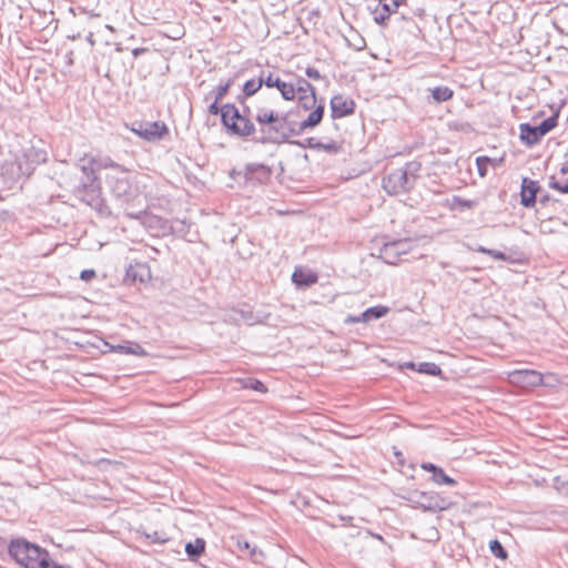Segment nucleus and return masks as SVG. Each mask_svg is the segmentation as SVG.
Here are the masks:
<instances>
[{"label":"nucleus","instance_id":"1","mask_svg":"<svg viewBox=\"0 0 568 568\" xmlns=\"http://www.w3.org/2000/svg\"><path fill=\"white\" fill-rule=\"evenodd\" d=\"M222 125L230 136L263 145H277L276 110L258 106L251 114L248 106L241 112L233 103H225Z\"/></svg>","mask_w":568,"mask_h":568},{"label":"nucleus","instance_id":"2","mask_svg":"<svg viewBox=\"0 0 568 568\" xmlns=\"http://www.w3.org/2000/svg\"><path fill=\"white\" fill-rule=\"evenodd\" d=\"M8 550L10 557L22 568H65L53 564L47 549L24 538L11 540Z\"/></svg>","mask_w":568,"mask_h":568},{"label":"nucleus","instance_id":"3","mask_svg":"<svg viewBox=\"0 0 568 568\" xmlns=\"http://www.w3.org/2000/svg\"><path fill=\"white\" fill-rule=\"evenodd\" d=\"M325 106L318 104L308 116L298 122L291 119V113L276 111L277 145L288 142L292 136L301 135L305 130L316 128L323 120Z\"/></svg>","mask_w":568,"mask_h":568},{"label":"nucleus","instance_id":"4","mask_svg":"<svg viewBox=\"0 0 568 568\" xmlns=\"http://www.w3.org/2000/svg\"><path fill=\"white\" fill-rule=\"evenodd\" d=\"M48 153L44 149L31 145L23 151L21 158L8 162L1 168V175H10L12 182L19 181L22 176H30L37 165L45 163Z\"/></svg>","mask_w":568,"mask_h":568},{"label":"nucleus","instance_id":"5","mask_svg":"<svg viewBox=\"0 0 568 568\" xmlns=\"http://www.w3.org/2000/svg\"><path fill=\"white\" fill-rule=\"evenodd\" d=\"M105 180L111 193L122 203H129L134 199L136 189L134 187L130 173L125 168L120 171L108 173Z\"/></svg>","mask_w":568,"mask_h":568},{"label":"nucleus","instance_id":"6","mask_svg":"<svg viewBox=\"0 0 568 568\" xmlns=\"http://www.w3.org/2000/svg\"><path fill=\"white\" fill-rule=\"evenodd\" d=\"M558 124V116L551 115L545 119L539 125H530L529 123H521L519 125L520 140L528 146L535 145L540 139L550 132Z\"/></svg>","mask_w":568,"mask_h":568},{"label":"nucleus","instance_id":"7","mask_svg":"<svg viewBox=\"0 0 568 568\" xmlns=\"http://www.w3.org/2000/svg\"><path fill=\"white\" fill-rule=\"evenodd\" d=\"M400 168L393 170L383 179V189L388 194H400L410 191L415 185Z\"/></svg>","mask_w":568,"mask_h":568},{"label":"nucleus","instance_id":"8","mask_svg":"<svg viewBox=\"0 0 568 568\" xmlns=\"http://www.w3.org/2000/svg\"><path fill=\"white\" fill-rule=\"evenodd\" d=\"M131 131L149 142L161 140L169 133L166 124L161 121L135 122L132 124Z\"/></svg>","mask_w":568,"mask_h":568},{"label":"nucleus","instance_id":"9","mask_svg":"<svg viewBox=\"0 0 568 568\" xmlns=\"http://www.w3.org/2000/svg\"><path fill=\"white\" fill-rule=\"evenodd\" d=\"M75 195L83 203L95 210H100L103 203L99 183L83 182L77 187Z\"/></svg>","mask_w":568,"mask_h":568},{"label":"nucleus","instance_id":"10","mask_svg":"<svg viewBox=\"0 0 568 568\" xmlns=\"http://www.w3.org/2000/svg\"><path fill=\"white\" fill-rule=\"evenodd\" d=\"M410 248L408 240H398L387 242L379 250V257L387 264H396L402 254H406Z\"/></svg>","mask_w":568,"mask_h":568},{"label":"nucleus","instance_id":"11","mask_svg":"<svg viewBox=\"0 0 568 568\" xmlns=\"http://www.w3.org/2000/svg\"><path fill=\"white\" fill-rule=\"evenodd\" d=\"M263 72L264 85L267 88H276L284 100L293 101L295 99V87L293 83L282 81L278 75L272 72Z\"/></svg>","mask_w":568,"mask_h":568},{"label":"nucleus","instance_id":"12","mask_svg":"<svg viewBox=\"0 0 568 568\" xmlns=\"http://www.w3.org/2000/svg\"><path fill=\"white\" fill-rule=\"evenodd\" d=\"M540 189L538 181L529 178H523L520 185V204L527 209L534 207Z\"/></svg>","mask_w":568,"mask_h":568},{"label":"nucleus","instance_id":"13","mask_svg":"<svg viewBox=\"0 0 568 568\" xmlns=\"http://www.w3.org/2000/svg\"><path fill=\"white\" fill-rule=\"evenodd\" d=\"M416 503L424 509L428 511H440L445 510L448 507V503L445 498L440 497L436 493H418Z\"/></svg>","mask_w":568,"mask_h":568},{"label":"nucleus","instance_id":"14","mask_svg":"<svg viewBox=\"0 0 568 568\" xmlns=\"http://www.w3.org/2000/svg\"><path fill=\"white\" fill-rule=\"evenodd\" d=\"M271 175L272 170L265 164L251 163L247 164L244 170L245 181L253 184L266 183L271 179Z\"/></svg>","mask_w":568,"mask_h":568},{"label":"nucleus","instance_id":"15","mask_svg":"<svg viewBox=\"0 0 568 568\" xmlns=\"http://www.w3.org/2000/svg\"><path fill=\"white\" fill-rule=\"evenodd\" d=\"M331 115L333 119H341L352 115L355 112V102L352 99L344 98L341 94L331 99Z\"/></svg>","mask_w":568,"mask_h":568},{"label":"nucleus","instance_id":"16","mask_svg":"<svg viewBox=\"0 0 568 568\" xmlns=\"http://www.w3.org/2000/svg\"><path fill=\"white\" fill-rule=\"evenodd\" d=\"M511 382L521 387H535L542 384V375L532 369L515 371L510 375Z\"/></svg>","mask_w":568,"mask_h":568},{"label":"nucleus","instance_id":"17","mask_svg":"<svg viewBox=\"0 0 568 568\" xmlns=\"http://www.w3.org/2000/svg\"><path fill=\"white\" fill-rule=\"evenodd\" d=\"M399 0H379L376 9L374 10V20L378 24H385L389 16L397 11Z\"/></svg>","mask_w":568,"mask_h":568},{"label":"nucleus","instance_id":"18","mask_svg":"<svg viewBox=\"0 0 568 568\" xmlns=\"http://www.w3.org/2000/svg\"><path fill=\"white\" fill-rule=\"evenodd\" d=\"M239 550L242 552V556H247L253 564L262 565L264 559V554L262 550L256 547L251 546L247 540H243L241 538L237 539Z\"/></svg>","mask_w":568,"mask_h":568},{"label":"nucleus","instance_id":"19","mask_svg":"<svg viewBox=\"0 0 568 568\" xmlns=\"http://www.w3.org/2000/svg\"><path fill=\"white\" fill-rule=\"evenodd\" d=\"M112 352L121 353V354H132L140 357L148 356V352L135 342H124L123 344H119L115 346H110Z\"/></svg>","mask_w":568,"mask_h":568},{"label":"nucleus","instance_id":"20","mask_svg":"<svg viewBox=\"0 0 568 568\" xmlns=\"http://www.w3.org/2000/svg\"><path fill=\"white\" fill-rule=\"evenodd\" d=\"M264 84L263 81V72H261L258 79H251L246 81L243 85V97L239 95L237 101L240 103H244V100L248 97L255 94Z\"/></svg>","mask_w":568,"mask_h":568},{"label":"nucleus","instance_id":"21","mask_svg":"<svg viewBox=\"0 0 568 568\" xmlns=\"http://www.w3.org/2000/svg\"><path fill=\"white\" fill-rule=\"evenodd\" d=\"M292 281L297 286H310L317 282V275L314 273H306L302 270H295L292 275Z\"/></svg>","mask_w":568,"mask_h":568},{"label":"nucleus","instance_id":"22","mask_svg":"<svg viewBox=\"0 0 568 568\" xmlns=\"http://www.w3.org/2000/svg\"><path fill=\"white\" fill-rule=\"evenodd\" d=\"M205 540L203 538H196L194 541L185 545V552L191 560H196L205 550Z\"/></svg>","mask_w":568,"mask_h":568},{"label":"nucleus","instance_id":"23","mask_svg":"<svg viewBox=\"0 0 568 568\" xmlns=\"http://www.w3.org/2000/svg\"><path fill=\"white\" fill-rule=\"evenodd\" d=\"M428 91L430 92L432 98L436 103L446 102L454 97V90L446 85L430 88Z\"/></svg>","mask_w":568,"mask_h":568},{"label":"nucleus","instance_id":"24","mask_svg":"<svg viewBox=\"0 0 568 568\" xmlns=\"http://www.w3.org/2000/svg\"><path fill=\"white\" fill-rule=\"evenodd\" d=\"M388 312H389V308L387 306H384V305L373 306L362 313V320L364 323H368L373 320H379V318L384 317L385 315L388 314Z\"/></svg>","mask_w":568,"mask_h":568},{"label":"nucleus","instance_id":"25","mask_svg":"<svg viewBox=\"0 0 568 568\" xmlns=\"http://www.w3.org/2000/svg\"><path fill=\"white\" fill-rule=\"evenodd\" d=\"M91 163L100 169H111V172L123 170L124 166L115 163L110 156H95L91 158Z\"/></svg>","mask_w":568,"mask_h":568},{"label":"nucleus","instance_id":"26","mask_svg":"<svg viewBox=\"0 0 568 568\" xmlns=\"http://www.w3.org/2000/svg\"><path fill=\"white\" fill-rule=\"evenodd\" d=\"M149 275V270L143 264H138L136 266H130L126 271V276L131 278L133 282H144V276Z\"/></svg>","mask_w":568,"mask_h":568},{"label":"nucleus","instance_id":"27","mask_svg":"<svg viewBox=\"0 0 568 568\" xmlns=\"http://www.w3.org/2000/svg\"><path fill=\"white\" fill-rule=\"evenodd\" d=\"M422 169V164L417 161H410L407 162L400 170L405 173H407V176L410 178L409 180L415 185L417 179L419 178V171Z\"/></svg>","mask_w":568,"mask_h":568},{"label":"nucleus","instance_id":"28","mask_svg":"<svg viewBox=\"0 0 568 568\" xmlns=\"http://www.w3.org/2000/svg\"><path fill=\"white\" fill-rule=\"evenodd\" d=\"M294 87L295 94L298 93V97L316 92L315 88L306 79L301 77L296 79V83L294 84Z\"/></svg>","mask_w":568,"mask_h":568},{"label":"nucleus","instance_id":"29","mask_svg":"<svg viewBox=\"0 0 568 568\" xmlns=\"http://www.w3.org/2000/svg\"><path fill=\"white\" fill-rule=\"evenodd\" d=\"M239 382L241 383L242 388H248V389H253V390H256L260 393L267 392L266 386L261 381H258L256 378L246 377V378L240 379Z\"/></svg>","mask_w":568,"mask_h":568},{"label":"nucleus","instance_id":"30","mask_svg":"<svg viewBox=\"0 0 568 568\" xmlns=\"http://www.w3.org/2000/svg\"><path fill=\"white\" fill-rule=\"evenodd\" d=\"M417 372L430 376H439L442 374V368L435 363L423 362L417 365Z\"/></svg>","mask_w":568,"mask_h":568},{"label":"nucleus","instance_id":"31","mask_svg":"<svg viewBox=\"0 0 568 568\" xmlns=\"http://www.w3.org/2000/svg\"><path fill=\"white\" fill-rule=\"evenodd\" d=\"M432 480L437 485H456V480L445 474V471L439 467L435 475H432Z\"/></svg>","mask_w":568,"mask_h":568},{"label":"nucleus","instance_id":"32","mask_svg":"<svg viewBox=\"0 0 568 568\" xmlns=\"http://www.w3.org/2000/svg\"><path fill=\"white\" fill-rule=\"evenodd\" d=\"M549 187L556 190L562 194H568V183H564L561 178L555 175L549 179Z\"/></svg>","mask_w":568,"mask_h":568},{"label":"nucleus","instance_id":"33","mask_svg":"<svg viewBox=\"0 0 568 568\" xmlns=\"http://www.w3.org/2000/svg\"><path fill=\"white\" fill-rule=\"evenodd\" d=\"M95 169L97 168L94 164L91 163V160L89 161L88 164L81 165V171L87 179L84 182L98 183L97 176H95Z\"/></svg>","mask_w":568,"mask_h":568},{"label":"nucleus","instance_id":"34","mask_svg":"<svg viewBox=\"0 0 568 568\" xmlns=\"http://www.w3.org/2000/svg\"><path fill=\"white\" fill-rule=\"evenodd\" d=\"M232 84L233 80L229 79L225 83H221L220 85H217L213 91L214 99H216V101H222L223 98L227 94Z\"/></svg>","mask_w":568,"mask_h":568},{"label":"nucleus","instance_id":"35","mask_svg":"<svg viewBox=\"0 0 568 568\" xmlns=\"http://www.w3.org/2000/svg\"><path fill=\"white\" fill-rule=\"evenodd\" d=\"M495 163V160L488 158V156H478L476 159L477 170L478 174L484 178L487 174V166L488 164Z\"/></svg>","mask_w":568,"mask_h":568},{"label":"nucleus","instance_id":"36","mask_svg":"<svg viewBox=\"0 0 568 568\" xmlns=\"http://www.w3.org/2000/svg\"><path fill=\"white\" fill-rule=\"evenodd\" d=\"M489 548H490V551L493 552V555L495 557L500 558V559H506L507 558L506 549L504 548V546L497 539H494V540L490 541Z\"/></svg>","mask_w":568,"mask_h":568},{"label":"nucleus","instance_id":"37","mask_svg":"<svg viewBox=\"0 0 568 568\" xmlns=\"http://www.w3.org/2000/svg\"><path fill=\"white\" fill-rule=\"evenodd\" d=\"M300 103L304 110H310L312 108H315L316 105V92H313L307 95H301L298 97Z\"/></svg>","mask_w":568,"mask_h":568},{"label":"nucleus","instance_id":"38","mask_svg":"<svg viewBox=\"0 0 568 568\" xmlns=\"http://www.w3.org/2000/svg\"><path fill=\"white\" fill-rule=\"evenodd\" d=\"M320 151H324L329 154H336L342 151V144L336 141H329L327 143L321 142Z\"/></svg>","mask_w":568,"mask_h":568},{"label":"nucleus","instance_id":"39","mask_svg":"<svg viewBox=\"0 0 568 568\" xmlns=\"http://www.w3.org/2000/svg\"><path fill=\"white\" fill-rule=\"evenodd\" d=\"M554 486L559 494L568 497V480L556 477L554 480Z\"/></svg>","mask_w":568,"mask_h":568},{"label":"nucleus","instance_id":"40","mask_svg":"<svg viewBox=\"0 0 568 568\" xmlns=\"http://www.w3.org/2000/svg\"><path fill=\"white\" fill-rule=\"evenodd\" d=\"M219 102L220 101H216V99H214V101L209 106V112L213 115L221 114V122L223 123L224 104L222 106H219Z\"/></svg>","mask_w":568,"mask_h":568},{"label":"nucleus","instance_id":"41","mask_svg":"<svg viewBox=\"0 0 568 568\" xmlns=\"http://www.w3.org/2000/svg\"><path fill=\"white\" fill-rule=\"evenodd\" d=\"M302 145L306 146V148H310V149H313V150L320 151L321 141L317 140L316 138H307L305 140V143L302 144Z\"/></svg>","mask_w":568,"mask_h":568},{"label":"nucleus","instance_id":"42","mask_svg":"<svg viewBox=\"0 0 568 568\" xmlns=\"http://www.w3.org/2000/svg\"><path fill=\"white\" fill-rule=\"evenodd\" d=\"M305 74L310 79H313V80H321L322 79V75H321L320 71L317 69H315V68H312V67L306 68Z\"/></svg>","mask_w":568,"mask_h":568},{"label":"nucleus","instance_id":"43","mask_svg":"<svg viewBox=\"0 0 568 568\" xmlns=\"http://www.w3.org/2000/svg\"><path fill=\"white\" fill-rule=\"evenodd\" d=\"M487 255H490L494 258L499 260V261H506L507 260L506 254L500 252V251H497V250L489 248Z\"/></svg>","mask_w":568,"mask_h":568},{"label":"nucleus","instance_id":"44","mask_svg":"<svg viewBox=\"0 0 568 568\" xmlns=\"http://www.w3.org/2000/svg\"><path fill=\"white\" fill-rule=\"evenodd\" d=\"M95 276L94 270H83L80 274V278L88 282Z\"/></svg>","mask_w":568,"mask_h":568},{"label":"nucleus","instance_id":"45","mask_svg":"<svg viewBox=\"0 0 568 568\" xmlns=\"http://www.w3.org/2000/svg\"><path fill=\"white\" fill-rule=\"evenodd\" d=\"M422 468L428 473H432L433 475H435L436 471L439 469L438 466H436L435 464H432V463H423Z\"/></svg>","mask_w":568,"mask_h":568},{"label":"nucleus","instance_id":"46","mask_svg":"<svg viewBox=\"0 0 568 568\" xmlns=\"http://www.w3.org/2000/svg\"><path fill=\"white\" fill-rule=\"evenodd\" d=\"M361 322H363L362 314L359 316L349 315L345 318L346 324L361 323Z\"/></svg>","mask_w":568,"mask_h":568},{"label":"nucleus","instance_id":"47","mask_svg":"<svg viewBox=\"0 0 568 568\" xmlns=\"http://www.w3.org/2000/svg\"><path fill=\"white\" fill-rule=\"evenodd\" d=\"M125 214L128 217L135 219V220H141L142 217H144L146 215L145 212H143V211H140L139 213L126 212Z\"/></svg>","mask_w":568,"mask_h":568},{"label":"nucleus","instance_id":"48","mask_svg":"<svg viewBox=\"0 0 568 568\" xmlns=\"http://www.w3.org/2000/svg\"><path fill=\"white\" fill-rule=\"evenodd\" d=\"M146 52H149L148 48H135V49L132 50V54H133L134 58H138L141 54H144Z\"/></svg>","mask_w":568,"mask_h":568},{"label":"nucleus","instance_id":"49","mask_svg":"<svg viewBox=\"0 0 568 568\" xmlns=\"http://www.w3.org/2000/svg\"><path fill=\"white\" fill-rule=\"evenodd\" d=\"M103 464H111V460L105 459V458H101V459H99V460H97V462L94 463V465H97V466H101V465H103Z\"/></svg>","mask_w":568,"mask_h":568},{"label":"nucleus","instance_id":"50","mask_svg":"<svg viewBox=\"0 0 568 568\" xmlns=\"http://www.w3.org/2000/svg\"><path fill=\"white\" fill-rule=\"evenodd\" d=\"M567 173H568V165H562V166L560 168V172H559L560 176H559V178H561V179H562V176H564L565 174H567Z\"/></svg>","mask_w":568,"mask_h":568},{"label":"nucleus","instance_id":"51","mask_svg":"<svg viewBox=\"0 0 568 568\" xmlns=\"http://www.w3.org/2000/svg\"><path fill=\"white\" fill-rule=\"evenodd\" d=\"M488 250L487 247L485 246H481L479 245L477 248H476V252H479V253H483V254H488Z\"/></svg>","mask_w":568,"mask_h":568},{"label":"nucleus","instance_id":"52","mask_svg":"<svg viewBox=\"0 0 568 568\" xmlns=\"http://www.w3.org/2000/svg\"><path fill=\"white\" fill-rule=\"evenodd\" d=\"M417 365H418V364H415L414 362H408V363H406V364H405V366H406L407 368L416 369V371H417Z\"/></svg>","mask_w":568,"mask_h":568},{"label":"nucleus","instance_id":"53","mask_svg":"<svg viewBox=\"0 0 568 568\" xmlns=\"http://www.w3.org/2000/svg\"><path fill=\"white\" fill-rule=\"evenodd\" d=\"M550 200V196L548 194H545L540 197V204H545L546 202H548Z\"/></svg>","mask_w":568,"mask_h":568},{"label":"nucleus","instance_id":"54","mask_svg":"<svg viewBox=\"0 0 568 568\" xmlns=\"http://www.w3.org/2000/svg\"><path fill=\"white\" fill-rule=\"evenodd\" d=\"M2 178H3V179H8V182H10V183H11V184H9V187H12V184H14V182H12V181H11L10 175H6V176H3V175H2ZM17 182H18V181H16V183H17Z\"/></svg>","mask_w":568,"mask_h":568},{"label":"nucleus","instance_id":"55","mask_svg":"<svg viewBox=\"0 0 568 568\" xmlns=\"http://www.w3.org/2000/svg\"><path fill=\"white\" fill-rule=\"evenodd\" d=\"M463 205L470 209L471 205H473V202L471 201H464Z\"/></svg>","mask_w":568,"mask_h":568},{"label":"nucleus","instance_id":"56","mask_svg":"<svg viewBox=\"0 0 568 568\" xmlns=\"http://www.w3.org/2000/svg\"><path fill=\"white\" fill-rule=\"evenodd\" d=\"M562 181H564V183H568V180H565L564 178H562Z\"/></svg>","mask_w":568,"mask_h":568}]
</instances>
